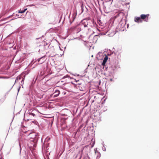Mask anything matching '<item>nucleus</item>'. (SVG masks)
<instances>
[{
  "label": "nucleus",
  "instance_id": "obj_1",
  "mask_svg": "<svg viewBox=\"0 0 159 159\" xmlns=\"http://www.w3.org/2000/svg\"><path fill=\"white\" fill-rule=\"evenodd\" d=\"M26 142L27 140H24L23 142V143H25V146L27 145L30 148V149H34L36 148L37 146V143L38 141H35L34 139H30L28 141V142L26 143Z\"/></svg>",
  "mask_w": 159,
  "mask_h": 159
},
{
  "label": "nucleus",
  "instance_id": "obj_2",
  "mask_svg": "<svg viewBox=\"0 0 159 159\" xmlns=\"http://www.w3.org/2000/svg\"><path fill=\"white\" fill-rule=\"evenodd\" d=\"M29 138L30 139H34L35 141H38L39 137V134L35 132L29 133Z\"/></svg>",
  "mask_w": 159,
  "mask_h": 159
},
{
  "label": "nucleus",
  "instance_id": "obj_3",
  "mask_svg": "<svg viewBox=\"0 0 159 159\" xmlns=\"http://www.w3.org/2000/svg\"><path fill=\"white\" fill-rule=\"evenodd\" d=\"M25 74H21L20 75L18 76L16 78L15 80V82H17L19 80L22 79L21 81V84H23V81L25 79Z\"/></svg>",
  "mask_w": 159,
  "mask_h": 159
},
{
  "label": "nucleus",
  "instance_id": "obj_4",
  "mask_svg": "<svg viewBox=\"0 0 159 159\" xmlns=\"http://www.w3.org/2000/svg\"><path fill=\"white\" fill-rule=\"evenodd\" d=\"M86 25H84V26L81 25L80 27H78L77 28V31L79 32L81 31L82 33H84L85 30H87Z\"/></svg>",
  "mask_w": 159,
  "mask_h": 159
},
{
  "label": "nucleus",
  "instance_id": "obj_5",
  "mask_svg": "<svg viewBox=\"0 0 159 159\" xmlns=\"http://www.w3.org/2000/svg\"><path fill=\"white\" fill-rule=\"evenodd\" d=\"M149 16V14L147 15L142 14L140 15V17L142 20L145 21L147 22L148 21Z\"/></svg>",
  "mask_w": 159,
  "mask_h": 159
},
{
  "label": "nucleus",
  "instance_id": "obj_6",
  "mask_svg": "<svg viewBox=\"0 0 159 159\" xmlns=\"http://www.w3.org/2000/svg\"><path fill=\"white\" fill-rule=\"evenodd\" d=\"M134 21L135 22L138 23L140 22H142L143 20L141 19L140 17H135L134 19Z\"/></svg>",
  "mask_w": 159,
  "mask_h": 159
},
{
  "label": "nucleus",
  "instance_id": "obj_7",
  "mask_svg": "<svg viewBox=\"0 0 159 159\" xmlns=\"http://www.w3.org/2000/svg\"><path fill=\"white\" fill-rule=\"evenodd\" d=\"M45 57V55L42 56V57L39 58L38 59V62H39L40 64H41L43 63L45 60L44 58Z\"/></svg>",
  "mask_w": 159,
  "mask_h": 159
},
{
  "label": "nucleus",
  "instance_id": "obj_8",
  "mask_svg": "<svg viewBox=\"0 0 159 159\" xmlns=\"http://www.w3.org/2000/svg\"><path fill=\"white\" fill-rule=\"evenodd\" d=\"M97 58L99 60L102 58L103 56V54L102 53L99 52L97 55Z\"/></svg>",
  "mask_w": 159,
  "mask_h": 159
},
{
  "label": "nucleus",
  "instance_id": "obj_9",
  "mask_svg": "<svg viewBox=\"0 0 159 159\" xmlns=\"http://www.w3.org/2000/svg\"><path fill=\"white\" fill-rule=\"evenodd\" d=\"M105 56L104 58L102 64L103 66H104L105 65L108 59V57L107 56H106L105 54Z\"/></svg>",
  "mask_w": 159,
  "mask_h": 159
},
{
  "label": "nucleus",
  "instance_id": "obj_10",
  "mask_svg": "<svg viewBox=\"0 0 159 159\" xmlns=\"http://www.w3.org/2000/svg\"><path fill=\"white\" fill-rule=\"evenodd\" d=\"M60 91L57 90H56L55 91V92H54L53 95V97L54 98H55L57 97L60 94Z\"/></svg>",
  "mask_w": 159,
  "mask_h": 159
},
{
  "label": "nucleus",
  "instance_id": "obj_11",
  "mask_svg": "<svg viewBox=\"0 0 159 159\" xmlns=\"http://www.w3.org/2000/svg\"><path fill=\"white\" fill-rule=\"evenodd\" d=\"M117 67L118 66L116 63L113 64L111 66V68L114 71L116 70Z\"/></svg>",
  "mask_w": 159,
  "mask_h": 159
},
{
  "label": "nucleus",
  "instance_id": "obj_12",
  "mask_svg": "<svg viewBox=\"0 0 159 159\" xmlns=\"http://www.w3.org/2000/svg\"><path fill=\"white\" fill-rule=\"evenodd\" d=\"M35 111L34 110H33L32 111V112H29V116H30V115H31L33 116H35V114H34V112Z\"/></svg>",
  "mask_w": 159,
  "mask_h": 159
},
{
  "label": "nucleus",
  "instance_id": "obj_13",
  "mask_svg": "<svg viewBox=\"0 0 159 159\" xmlns=\"http://www.w3.org/2000/svg\"><path fill=\"white\" fill-rule=\"evenodd\" d=\"M27 10V9L26 8L22 11H21V10H19L18 13H24Z\"/></svg>",
  "mask_w": 159,
  "mask_h": 159
},
{
  "label": "nucleus",
  "instance_id": "obj_14",
  "mask_svg": "<svg viewBox=\"0 0 159 159\" xmlns=\"http://www.w3.org/2000/svg\"><path fill=\"white\" fill-rule=\"evenodd\" d=\"M123 15V13L122 12H120L118 13H117V15L115 16V18H117L118 17L120 16L121 15Z\"/></svg>",
  "mask_w": 159,
  "mask_h": 159
},
{
  "label": "nucleus",
  "instance_id": "obj_15",
  "mask_svg": "<svg viewBox=\"0 0 159 159\" xmlns=\"http://www.w3.org/2000/svg\"><path fill=\"white\" fill-rule=\"evenodd\" d=\"M118 46H115V48L113 47V49H120V48L118 47Z\"/></svg>",
  "mask_w": 159,
  "mask_h": 159
},
{
  "label": "nucleus",
  "instance_id": "obj_16",
  "mask_svg": "<svg viewBox=\"0 0 159 159\" xmlns=\"http://www.w3.org/2000/svg\"><path fill=\"white\" fill-rule=\"evenodd\" d=\"M22 142L21 141H20L19 142V146H20V147H21V143H22Z\"/></svg>",
  "mask_w": 159,
  "mask_h": 159
},
{
  "label": "nucleus",
  "instance_id": "obj_17",
  "mask_svg": "<svg viewBox=\"0 0 159 159\" xmlns=\"http://www.w3.org/2000/svg\"><path fill=\"white\" fill-rule=\"evenodd\" d=\"M102 150L104 151H106V148L105 147H103L102 148Z\"/></svg>",
  "mask_w": 159,
  "mask_h": 159
},
{
  "label": "nucleus",
  "instance_id": "obj_18",
  "mask_svg": "<svg viewBox=\"0 0 159 159\" xmlns=\"http://www.w3.org/2000/svg\"><path fill=\"white\" fill-rule=\"evenodd\" d=\"M76 81L77 82V83L78 82V83H77V84H79V85H80V84H81V83H80L79 82V80H76Z\"/></svg>",
  "mask_w": 159,
  "mask_h": 159
},
{
  "label": "nucleus",
  "instance_id": "obj_19",
  "mask_svg": "<svg viewBox=\"0 0 159 159\" xmlns=\"http://www.w3.org/2000/svg\"><path fill=\"white\" fill-rule=\"evenodd\" d=\"M102 145H103V147H104V146H104V145H104V142H103L102 143Z\"/></svg>",
  "mask_w": 159,
  "mask_h": 159
},
{
  "label": "nucleus",
  "instance_id": "obj_20",
  "mask_svg": "<svg viewBox=\"0 0 159 159\" xmlns=\"http://www.w3.org/2000/svg\"><path fill=\"white\" fill-rule=\"evenodd\" d=\"M62 116H67V115H66L65 114H62Z\"/></svg>",
  "mask_w": 159,
  "mask_h": 159
},
{
  "label": "nucleus",
  "instance_id": "obj_21",
  "mask_svg": "<svg viewBox=\"0 0 159 159\" xmlns=\"http://www.w3.org/2000/svg\"><path fill=\"white\" fill-rule=\"evenodd\" d=\"M100 154L99 153L98 154V155L97 158L98 156H99V157H100Z\"/></svg>",
  "mask_w": 159,
  "mask_h": 159
},
{
  "label": "nucleus",
  "instance_id": "obj_22",
  "mask_svg": "<svg viewBox=\"0 0 159 159\" xmlns=\"http://www.w3.org/2000/svg\"><path fill=\"white\" fill-rule=\"evenodd\" d=\"M110 81H113V79H112V78H111V79H110Z\"/></svg>",
  "mask_w": 159,
  "mask_h": 159
},
{
  "label": "nucleus",
  "instance_id": "obj_23",
  "mask_svg": "<svg viewBox=\"0 0 159 159\" xmlns=\"http://www.w3.org/2000/svg\"><path fill=\"white\" fill-rule=\"evenodd\" d=\"M4 77H2L1 76H0V79H4Z\"/></svg>",
  "mask_w": 159,
  "mask_h": 159
},
{
  "label": "nucleus",
  "instance_id": "obj_24",
  "mask_svg": "<svg viewBox=\"0 0 159 159\" xmlns=\"http://www.w3.org/2000/svg\"><path fill=\"white\" fill-rule=\"evenodd\" d=\"M97 35H96V36H95L94 37V38H97Z\"/></svg>",
  "mask_w": 159,
  "mask_h": 159
},
{
  "label": "nucleus",
  "instance_id": "obj_25",
  "mask_svg": "<svg viewBox=\"0 0 159 159\" xmlns=\"http://www.w3.org/2000/svg\"><path fill=\"white\" fill-rule=\"evenodd\" d=\"M20 87H19V88L18 89V91H19V90H20Z\"/></svg>",
  "mask_w": 159,
  "mask_h": 159
},
{
  "label": "nucleus",
  "instance_id": "obj_26",
  "mask_svg": "<svg viewBox=\"0 0 159 159\" xmlns=\"http://www.w3.org/2000/svg\"><path fill=\"white\" fill-rule=\"evenodd\" d=\"M93 57V55H92V57Z\"/></svg>",
  "mask_w": 159,
  "mask_h": 159
},
{
  "label": "nucleus",
  "instance_id": "obj_27",
  "mask_svg": "<svg viewBox=\"0 0 159 159\" xmlns=\"http://www.w3.org/2000/svg\"><path fill=\"white\" fill-rule=\"evenodd\" d=\"M65 78V76H64L63 78Z\"/></svg>",
  "mask_w": 159,
  "mask_h": 159
},
{
  "label": "nucleus",
  "instance_id": "obj_28",
  "mask_svg": "<svg viewBox=\"0 0 159 159\" xmlns=\"http://www.w3.org/2000/svg\"><path fill=\"white\" fill-rule=\"evenodd\" d=\"M0 159H2V158H0Z\"/></svg>",
  "mask_w": 159,
  "mask_h": 159
}]
</instances>
